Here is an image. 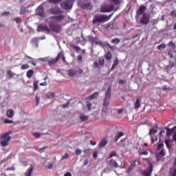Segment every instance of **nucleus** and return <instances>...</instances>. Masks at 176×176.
I'll return each instance as SVG.
<instances>
[{
    "mask_svg": "<svg viewBox=\"0 0 176 176\" xmlns=\"http://www.w3.org/2000/svg\"><path fill=\"white\" fill-rule=\"evenodd\" d=\"M10 14V12L8 11L4 12L1 14L2 17H6V16H9Z\"/></svg>",
    "mask_w": 176,
    "mask_h": 176,
    "instance_id": "obj_44",
    "label": "nucleus"
},
{
    "mask_svg": "<svg viewBox=\"0 0 176 176\" xmlns=\"http://www.w3.org/2000/svg\"><path fill=\"white\" fill-rule=\"evenodd\" d=\"M140 23L144 25L149 24V16L146 15V14H143L142 18L140 19Z\"/></svg>",
    "mask_w": 176,
    "mask_h": 176,
    "instance_id": "obj_8",
    "label": "nucleus"
},
{
    "mask_svg": "<svg viewBox=\"0 0 176 176\" xmlns=\"http://www.w3.org/2000/svg\"><path fill=\"white\" fill-rule=\"evenodd\" d=\"M91 102H87V108H88V109H89V111H90V109H91Z\"/></svg>",
    "mask_w": 176,
    "mask_h": 176,
    "instance_id": "obj_53",
    "label": "nucleus"
},
{
    "mask_svg": "<svg viewBox=\"0 0 176 176\" xmlns=\"http://www.w3.org/2000/svg\"><path fill=\"white\" fill-rule=\"evenodd\" d=\"M53 163H48L46 168H47L48 170H52V168H53Z\"/></svg>",
    "mask_w": 176,
    "mask_h": 176,
    "instance_id": "obj_43",
    "label": "nucleus"
},
{
    "mask_svg": "<svg viewBox=\"0 0 176 176\" xmlns=\"http://www.w3.org/2000/svg\"><path fill=\"white\" fill-rule=\"evenodd\" d=\"M38 83H39V81L38 80L34 81L33 83V90L34 91H36V90H38Z\"/></svg>",
    "mask_w": 176,
    "mask_h": 176,
    "instance_id": "obj_30",
    "label": "nucleus"
},
{
    "mask_svg": "<svg viewBox=\"0 0 176 176\" xmlns=\"http://www.w3.org/2000/svg\"><path fill=\"white\" fill-rule=\"evenodd\" d=\"M112 16H113V14H111L109 16H107V15L95 16H94V19H93V23L97 24L98 23H105L107 21H109Z\"/></svg>",
    "mask_w": 176,
    "mask_h": 176,
    "instance_id": "obj_2",
    "label": "nucleus"
},
{
    "mask_svg": "<svg viewBox=\"0 0 176 176\" xmlns=\"http://www.w3.org/2000/svg\"><path fill=\"white\" fill-rule=\"evenodd\" d=\"M155 133H157V131L156 129H155L154 128H152L150 129L149 134H150L151 137H152V135L153 134H155Z\"/></svg>",
    "mask_w": 176,
    "mask_h": 176,
    "instance_id": "obj_34",
    "label": "nucleus"
},
{
    "mask_svg": "<svg viewBox=\"0 0 176 176\" xmlns=\"http://www.w3.org/2000/svg\"><path fill=\"white\" fill-rule=\"evenodd\" d=\"M13 133V131H9L0 135V138L3 140L1 141L0 144L1 146H8L9 145V141H10V134Z\"/></svg>",
    "mask_w": 176,
    "mask_h": 176,
    "instance_id": "obj_1",
    "label": "nucleus"
},
{
    "mask_svg": "<svg viewBox=\"0 0 176 176\" xmlns=\"http://www.w3.org/2000/svg\"><path fill=\"white\" fill-rule=\"evenodd\" d=\"M65 176H72V174H71L69 172H67L66 174H65Z\"/></svg>",
    "mask_w": 176,
    "mask_h": 176,
    "instance_id": "obj_64",
    "label": "nucleus"
},
{
    "mask_svg": "<svg viewBox=\"0 0 176 176\" xmlns=\"http://www.w3.org/2000/svg\"><path fill=\"white\" fill-rule=\"evenodd\" d=\"M110 98H107L105 97L104 99V102H103V105L104 107H108V105H109V102H110Z\"/></svg>",
    "mask_w": 176,
    "mask_h": 176,
    "instance_id": "obj_27",
    "label": "nucleus"
},
{
    "mask_svg": "<svg viewBox=\"0 0 176 176\" xmlns=\"http://www.w3.org/2000/svg\"><path fill=\"white\" fill-rule=\"evenodd\" d=\"M14 21H16V23L19 24V23H21V18L16 17L15 19H14Z\"/></svg>",
    "mask_w": 176,
    "mask_h": 176,
    "instance_id": "obj_47",
    "label": "nucleus"
},
{
    "mask_svg": "<svg viewBox=\"0 0 176 176\" xmlns=\"http://www.w3.org/2000/svg\"><path fill=\"white\" fill-rule=\"evenodd\" d=\"M36 13L38 16H43V15L45 14V12L43 11V6H39L36 8Z\"/></svg>",
    "mask_w": 176,
    "mask_h": 176,
    "instance_id": "obj_13",
    "label": "nucleus"
},
{
    "mask_svg": "<svg viewBox=\"0 0 176 176\" xmlns=\"http://www.w3.org/2000/svg\"><path fill=\"white\" fill-rule=\"evenodd\" d=\"M34 75V70L30 69L27 72V76L28 78H32V76Z\"/></svg>",
    "mask_w": 176,
    "mask_h": 176,
    "instance_id": "obj_31",
    "label": "nucleus"
},
{
    "mask_svg": "<svg viewBox=\"0 0 176 176\" xmlns=\"http://www.w3.org/2000/svg\"><path fill=\"white\" fill-rule=\"evenodd\" d=\"M109 166H110V167H113L114 168H118V167H119V164H118L116 160H115L113 159H111L109 161Z\"/></svg>",
    "mask_w": 176,
    "mask_h": 176,
    "instance_id": "obj_11",
    "label": "nucleus"
},
{
    "mask_svg": "<svg viewBox=\"0 0 176 176\" xmlns=\"http://www.w3.org/2000/svg\"><path fill=\"white\" fill-rule=\"evenodd\" d=\"M113 10H115V6H102L100 8V12H102L103 13H110V12H112Z\"/></svg>",
    "mask_w": 176,
    "mask_h": 176,
    "instance_id": "obj_5",
    "label": "nucleus"
},
{
    "mask_svg": "<svg viewBox=\"0 0 176 176\" xmlns=\"http://www.w3.org/2000/svg\"><path fill=\"white\" fill-rule=\"evenodd\" d=\"M75 153H76V155H77V156H79V155H80V153H82V150H80V148H76Z\"/></svg>",
    "mask_w": 176,
    "mask_h": 176,
    "instance_id": "obj_45",
    "label": "nucleus"
},
{
    "mask_svg": "<svg viewBox=\"0 0 176 176\" xmlns=\"http://www.w3.org/2000/svg\"><path fill=\"white\" fill-rule=\"evenodd\" d=\"M89 119V116L85 115V114H80V120L81 122H86Z\"/></svg>",
    "mask_w": 176,
    "mask_h": 176,
    "instance_id": "obj_26",
    "label": "nucleus"
},
{
    "mask_svg": "<svg viewBox=\"0 0 176 176\" xmlns=\"http://www.w3.org/2000/svg\"><path fill=\"white\" fill-rule=\"evenodd\" d=\"M30 68V65L28 64L22 65L21 67V69H28Z\"/></svg>",
    "mask_w": 176,
    "mask_h": 176,
    "instance_id": "obj_39",
    "label": "nucleus"
},
{
    "mask_svg": "<svg viewBox=\"0 0 176 176\" xmlns=\"http://www.w3.org/2000/svg\"><path fill=\"white\" fill-rule=\"evenodd\" d=\"M93 150L91 148H87V150L84 151L85 155L84 157H89V155H91V152Z\"/></svg>",
    "mask_w": 176,
    "mask_h": 176,
    "instance_id": "obj_24",
    "label": "nucleus"
},
{
    "mask_svg": "<svg viewBox=\"0 0 176 176\" xmlns=\"http://www.w3.org/2000/svg\"><path fill=\"white\" fill-rule=\"evenodd\" d=\"M77 60H78V61H82V60H83V57H82V55H78V56H77Z\"/></svg>",
    "mask_w": 176,
    "mask_h": 176,
    "instance_id": "obj_58",
    "label": "nucleus"
},
{
    "mask_svg": "<svg viewBox=\"0 0 176 176\" xmlns=\"http://www.w3.org/2000/svg\"><path fill=\"white\" fill-rule=\"evenodd\" d=\"M76 74H79V75H82V74H83V70L80 68H78V70H76Z\"/></svg>",
    "mask_w": 176,
    "mask_h": 176,
    "instance_id": "obj_51",
    "label": "nucleus"
},
{
    "mask_svg": "<svg viewBox=\"0 0 176 176\" xmlns=\"http://www.w3.org/2000/svg\"><path fill=\"white\" fill-rule=\"evenodd\" d=\"M50 12L51 14H61L63 13L60 8H52Z\"/></svg>",
    "mask_w": 176,
    "mask_h": 176,
    "instance_id": "obj_15",
    "label": "nucleus"
},
{
    "mask_svg": "<svg viewBox=\"0 0 176 176\" xmlns=\"http://www.w3.org/2000/svg\"><path fill=\"white\" fill-rule=\"evenodd\" d=\"M172 138H173V141H176V130H175V133L173 134Z\"/></svg>",
    "mask_w": 176,
    "mask_h": 176,
    "instance_id": "obj_57",
    "label": "nucleus"
},
{
    "mask_svg": "<svg viewBox=\"0 0 176 176\" xmlns=\"http://www.w3.org/2000/svg\"><path fill=\"white\" fill-rule=\"evenodd\" d=\"M50 28H51L53 32H56V34H58V32L61 31V25H57V24L56 25L50 24Z\"/></svg>",
    "mask_w": 176,
    "mask_h": 176,
    "instance_id": "obj_7",
    "label": "nucleus"
},
{
    "mask_svg": "<svg viewBox=\"0 0 176 176\" xmlns=\"http://www.w3.org/2000/svg\"><path fill=\"white\" fill-rule=\"evenodd\" d=\"M158 156H166V152L164 151V149H162L159 153Z\"/></svg>",
    "mask_w": 176,
    "mask_h": 176,
    "instance_id": "obj_40",
    "label": "nucleus"
},
{
    "mask_svg": "<svg viewBox=\"0 0 176 176\" xmlns=\"http://www.w3.org/2000/svg\"><path fill=\"white\" fill-rule=\"evenodd\" d=\"M140 155H144L145 156H146V155H148V151H143V152L140 153Z\"/></svg>",
    "mask_w": 176,
    "mask_h": 176,
    "instance_id": "obj_63",
    "label": "nucleus"
},
{
    "mask_svg": "<svg viewBox=\"0 0 176 176\" xmlns=\"http://www.w3.org/2000/svg\"><path fill=\"white\" fill-rule=\"evenodd\" d=\"M27 12V8L21 7L20 9V14H25Z\"/></svg>",
    "mask_w": 176,
    "mask_h": 176,
    "instance_id": "obj_32",
    "label": "nucleus"
},
{
    "mask_svg": "<svg viewBox=\"0 0 176 176\" xmlns=\"http://www.w3.org/2000/svg\"><path fill=\"white\" fill-rule=\"evenodd\" d=\"M14 115V111L13 109H9L6 112V116L8 118H13V116Z\"/></svg>",
    "mask_w": 176,
    "mask_h": 176,
    "instance_id": "obj_20",
    "label": "nucleus"
},
{
    "mask_svg": "<svg viewBox=\"0 0 176 176\" xmlns=\"http://www.w3.org/2000/svg\"><path fill=\"white\" fill-rule=\"evenodd\" d=\"M32 135L34 136L35 138H39V137H41V133L36 132L34 133Z\"/></svg>",
    "mask_w": 176,
    "mask_h": 176,
    "instance_id": "obj_49",
    "label": "nucleus"
},
{
    "mask_svg": "<svg viewBox=\"0 0 176 176\" xmlns=\"http://www.w3.org/2000/svg\"><path fill=\"white\" fill-rule=\"evenodd\" d=\"M67 75H68V76H75V75H76V69H71L67 70Z\"/></svg>",
    "mask_w": 176,
    "mask_h": 176,
    "instance_id": "obj_17",
    "label": "nucleus"
},
{
    "mask_svg": "<svg viewBox=\"0 0 176 176\" xmlns=\"http://www.w3.org/2000/svg\"><path fill=\"white\" fill-rule=\"evenodd\" d=\"M153 169V166H152V164H150V172L144 171L142 173V175L143 176H151V173H152Z\"/></svg>",
    "mask_w": 176,
    "mask_h": 176,
    "instance_id": "obj_22",
    "label": "nucleus"
},
{
    "mask_svg": "<svg viewBox=\"0 0 176 176\" xmlns=\"http://www.w3.org/2000/svg\"><path fill=\"white\" fill-rule=\"evenodd\" d=\"M118 64H119V60H118V59L114 60L113 65L111 67V69H115V67H116Z\"/></svg>",
    "mask_w": 176,
    "mask_h": 176,
    "instance_id": "obj_36",
    "label": "nucleus"
},
{
    "mask_svg": "<svg viewBox=\"0 0 176 176\" xmlns=\"http://www.w3.org/2000/svg\"><path fill=\"white\" fill-rule=\"evenodd\" d=\"M170 16H172V17H176V12L175 11H172L170 12Z\"/></svg>",
    "mask_w": 176,
    "mask_h": 176,
    "instance_id": "obj_62",
    "label": "nucleus"
},
{
    "mask_svg": "<svg viewBox=\"0 0 176 176\" xmlns=\"http://www.w3.org/2000/svg\"><path fill=\"white\" fill-rule=\"evenodd\" d=\"M98 157V152L94 151L93 153V157L95 160H97V157Z\"/></svg>",
    "mask_w": 176,
    "mask_h": 176,
    "instance_id": "obj_41",
    "label": "nucleus"
},
{
    "mask_svg": "<svg viewBox=\"0 0 176 176\" xmlns=\"http://www.w3.org/2000/svg\"><path fill=\"white\" fill-rule=\"evenodd\" d=\"M35 100L36 102V105H38V104H39V100H41V98L38 96H36Z\"/></svg>",
    "mask_w": 176,
    "mask_h": 176,
    "instance_id": "obj_59",
    "label": "nucleus"
},
{
    "mask_svg": "<svg viewBox=\"0 0 176 176\" xmlns=\"http://www.w3.org/2000/svg\"><path fill=\"white\" fill-rule=\"evenodd\" d=\"M111 43H113V45H118L120 43V39L116 38L111 41Z\"/></svg>",
    "mask_w": 176,
    "mask_h": 176,
    "instance_id": "obj_29",
    "label": "nucleus"
},
{
    "mask_svg": "<svg viewBox=\"0 0 176 176\" xmlns=\"http://www.w3.org/2000/svg\"><path fill=\"white\" fill-rule=\"evenodd\" d=\"M99 95H100V93L94 92L91 96H89L87 98L88 100H94V98H97V97H98Z\"/></svg>",
    "mask_w": 176,
    "mask_h": 176,
    "instance_id": "obj_21",
    "label": "nucleus"
},
{
    "mask_svg": "<svg viewBox=\"0 0 176 176\" xmlns=\"http://www.w3.org/2000/svg\"><path fill=\"white\" fill-rule=\"evenodd\" d=\"M116 155V152L115 151H112L109 156V159H111V157H113V156Z\"/></svg>",
    "mask_w": 176,
    "mask_h": 176,
    "instance_id": "obj_48",
    "label": "nucleus"
},
{
    "mask_svg": "<svg viewBox=\"0 0 176 176\" xmlns=\"http://www.w3.org/2000/svg\"><path fill=\"white\" fill-rule=\"evenodd\" d=\"M157 49L158 50H162V49H166V44H164V43L160 44V45H158V46L157 47Z\"/></svg>",
    "mask_w": 176,
    "mask_h": 176,
    "instance_id": "obj_35",
    "label": "nucleus"
},
{
    "mask_svg": "<svg viewBox=\"0 0 176 176\" xmlns=\"http://www.w3.org/2000/svg\"><path fill=\"white\" fill-rule=\"evenodd\" d=\"M126 83V80H119V85H124Z\"/></svg>",
    "mask_w": 176,
    "mask_h": 176,
    "instance_id": "obj_61",
    "label": "nucleus"
},
{
    "mask_svg": "<svg viewBox=\"0 0 176 176\" xmlns=\"http://www.w3.org/2000/svg\"><path fill=\"white\" fill-rule=\"evenodd\" d=\"M108 144L107 139H102L99 143V148H104Z\"/></svg>",
    "mask_w": 176,
    "mask_h": 176,
    "instance_id": "obj_19",
    "label": "nucleus"
},
{
    "mask_svg": "<svg viewBox=\"0 0 176 176\" xmlns=\"http://www.w3.org/2000/svg\"><path fill=\"white\" fill-rule=\"evenodd\" d=\"M7 75H8V76H10V78H13V76H14V73H13V72H12V70H8L7 71Z\"/></svg>",
    "mask_w": 176,
    "mask_h": 176,
    "instance_id": "obj_37",
    "label": "nucleus"
},
{
    "mask_svg": "<svg viewBox=\"0 0 176 176\" xmlns=\"http://www.w3.org/2000/svg\"><path fill=\"white\" fill-rule=\"evenodd\" d=\"M72 49H74L76 52H80V47L76 45H73Z\"/></svg>",
    "mask_w": 176,
    "mask_h": 176,
    "instance_id": "obj_42",
    "label": "nucleus"
},
{
    "mask_svg": "<svg viewBox=\"0 0 176 176\" xmlns=\"http://www.w3.org/2000/svg\"><path fill=\"white\" fill-rule=\"evenodd\" d=\"M86 0H78V5L80 8L82 9H88L89 10H91L93 9V6L91 3H86Z\"/></svg>",
    "mask_w": 176,
    "mask_h": 176,
    "instance_id": "obj_4",
    "label": "nucleus"
},
{
    "mask_svg": "<svg viewBox=\"0 0 176 176\" xmlns=\"http://www.w3.org/2000/svg\"><path fill=\"white\" fill-rule=\"evenodd\" d=\"M168 55L170 56V58H173L174 57V53L173 52V51H169Z\"/></svg>",
    "mask_w": 176,
    "mask_h": 176,
    "instance_id": "obj_52",
    "label": "nucleus"
},
{
    "mask_svg": "<svg viewBox=\"0 0 176 176\" xmlns=\"http://www.w3.org/2000/svg\"><path fill=\"white\" fill-rule=\"evenodd\" d=\"M162 148H163V144L160 143L157 145V151H160V149H162Z\"/></svg>",
    "mask_w": 176,
    "mask_h": 176,
    "instance_id": "obj_54",
    "label": "nucleus"
},
{
    "mask_svg": "<svg viewBox=\"0 0 176 176\" xmlns=\"http://www.w3.org/2000/svg\"><path fill=\"white\" fill-rule=\"evenodd\" d=\"M146 12V6H140V7L136 10V16H141V14H144Z\"/></svg>",
    "mask_w": 176,
    "mask_h": 176,
    "instance_id": "obj_9",
    "label": "nucleus"
},
{
    "mask_svg": "<svg viewBox=\"0 0 176 176\" xmlns=\"http://www.w3.org/2000/svg\"><path fill=\"white\" fill-rule=\"evenodd\" d=\"M62 56H63V53H58L56 58L48 60V65L50 66L54 65V64L57 63L58 60H61Z\"/></svg>",
    "mask_w": 176,
    "mask_h": 176,
    "instance_id": "obj_6",
    "label": "nucleus"
},
{
    "mask_svg": "<svg viewBox=\"0 0 176 176\" xmlns=\"http://www.w3.org/2000/svg\"><path fill=\"white\" fill-rule=\"evenodd\" d=\"M104 63H105V60L104 59V57H100L99 58V64H100V65H104Z\"/></svg>",
    "mask_w": 176,
    "mask_h": 176,
    "instance_id": "obj_38",
    "label": "nucleus"
},
{
    "mask_svg": "<svg viewBox=\"0 0 176 176\" xmlns=\"http://www.w3.org/2000/svg\"><path fill=\"white\" fill-rule=\"evenodd\" d=\"M113 2L115 3V5H120V0H113Z\"/></svg>",
    "mask_w": 176,
    "mask_h": 176,
    "instance_id": "obj_56",
    "label": "nucleus"
},
{
    "mask_svg": "<svg viewBox=\"0 0 176 176\" xmlns=\"http://www.w3.org/2000/svg\"><path fill=\"white\" fill-rule=\"evenodd\" d=\"M50 3H60V0H48Z\"/></svg>",
    "mask_w": 176,
    "mask_h": 176,
    "instance_id": "obj_46",
    "label": "nucleus"
},
{
    "mask_svg": "<svg viewBox=\"0 0 176 176\" xmlns=\"http://www.w3.org/2000/svg\"><path fill=\"white\" fill-rule=\"evenodd\" d=\"M4 123L10 124V123H13V121L10 120L9 119H6L5 121H4Z\"/></svg>",
    "mask_w": 176,
    "mask_h": 176,
    "instance_id": "obj_55",
    "label": "nucleus"
},
{
    "mask_svg": "<svg viewBox=\"0 0 176 176\" xmlns=\"http://www.w3.org/2000/svg\"><path fill=\"white\" fill-rule=\"evenodd\" d=\"M175 129H176V126H174L172 129H167V131H166L167 137H170V135H171L173 133H175L176 131Z\"/></svg>",
    "mask_w": 176,
    "mask_h": 176,
    "instance_id": "obj_18",
    "label": "nucleus"
},
{
    "mask_svg": "<svg viewBox=\"0 0 176 176\" xmlns=\"http://www.w3.org/2000/svg\"><path fill=\"white\" fill-rule=\"evenodd\" d=\"M123 111H124V109H119L118 110V113L120 115V113H123Z\"/></svg>",
    "mask_w": 176,
    "mask_h": 176,
    "instance_id": "obj_60",
    "label": "nucleus"
},
{
    "mask_svg": "<svg viewBox=\"0 0 176 176\" xmlns=\"http://www.w3.org/2000/svg\"><path fill=\"white\" fill-rule=\"evenodd\" d=\"M141 107V96H139L136 98V101L134 103L135 109H138Z\"/></svg>",
    "mask_w": 176,
    "mask_h": 176,
    "instance_id": "obj_14",
    "label": "nucleus"
},
{
    "mask_svg": "<svg viewBox=\"0 0 176 176\" xmlns=\"http://www.w3.org/2000/svg\"><path fill=\"white\" fill-rule=\"evenodd\" d=\"M74 3H75V1H72V0H64L61 2L60 6L65 10H69V9H72Z\"/></svg>",
    "mask_w": 176,
    "mask_h": 176,
    "instance_id": "obj_3",
    "label": "nucleus"
},
{
    "mask_svg": "<svg viewBox=\"0 0 176 176\" xmlns=\"http://www.w3.org/2000/svg\"><path fill=\"white\" fill-rule=\"evenodd\" d=\"M89 41L92 45H102V43H101V41H98L96 37L89 36Z\"/></svg>",
    "mask_w": 176,
    "mask_h": 176,
    "instance_id": "obj_10",
    "label": "nucleus"
},
{
    "mask_svg": "<svg viewBox=\"0 0 176 176\" xmlns=\"http://www.w3.org/2000/svg\"><path fill=\"white\" fill-rule=\"evenodd\" d=\"M124 135V133L122 131L117 133V134L116 135V136L114 138V142H118V141H119L120 138H122V137H123Z\"/></svg>",
    "mask_w": 176,
    "mask_h": 176,
    "instance_id": "obj_16",
    "label": "nucleus"
},
{
    "mask_svg": "<svg viewBox=\"0 0 176 176\" xmlns=\"http://www.w3.org/2000/svg\"><path fill=\"white\" fill-rule=\"evenodd\" d=\"M68 157H69V155H68V153H65V155L61 157V160H65V159H68Z\"/></svg>",
    "mask_w": 176,
    "mask_h": 176,
    "instance_id": "obj_50",
    "label": "nucleus"
},
{
    "mask_svg": "<svg viewBox=\"0 0 176 176\" xmlns=\"http://www.w3.org/2000/svg\"><path fill=\"white\" fill-rule=\"evenodd\" d=\"M33 171H34V165L31 164L30 168H28L26 172L24 173V175L25 176H32Z\"/></svg>",
    "mask_w": 176,
    "mask_h": 176,
    "instance_id": "obj_12",
    "label": "nucleus"
},
{
    "mask_svg": "<svg viewBox=\"0 0 176 176\" xmlns=\"http://www.w3.org/2000/svg\"><path fill=\"white\" fill-rule=\"evenodd\" d=\"M56 94L54 92H50L47 94V98H54Z\"/></svg>",
    "mask_w": 176,
    "mask_h": 176,
    "instance_id": "obj_33",
    "label": "nucleus"
},
{
    "mask_svg": "<svg viewBox=\"0 0 176 176\" xmlns=\"http://www.w3.org/2000/svg\"><path fill=\"white\" fill-rule=\"evenodd\" d=\"M104 58L107 60L108 61L112 60V53L111 52H108L105 55H104Z\"/></svg>",
    "mask_w": 176,
    "mask_h": 176,
    "instance_id": "obj_23",
    "label": "nucleus"
},
{
    "mask_svg": "<svg viewBox=\"0 0 176 176\" xmlns=\"http://www.w3.org/2000/svg\"><path fill=\"white\" fill-rule=\"evenodd\" d=\"M65 18V16L64 15H58V16H54V19L57 21H63V20H64Z\"/></svg>",
    "mask_w": 176,
    "mask_h": 176,
    "instance_id": "obj_25",
    "label": "nucleus"
},
{
    "mask_svg": "<svg viewBox=\"0 0 176 176\" xmlns=\"http://www.w3.org/2000/svg\"><path fill=\"white\" fill-rule=\"evenodd\" d=\"M111 86H109L108 88H107V92H106V96L105 97L107 98H111Z\"/></svg>",
    "mask_w": 176,
    "mask_h": 176,
    "instance_id": "obj_28",
    "label": "nucleus"
}]
</instances>
